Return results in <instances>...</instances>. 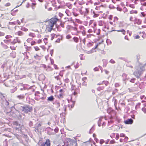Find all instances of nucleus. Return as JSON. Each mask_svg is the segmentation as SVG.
<instances>
[{
  "mask_svg": "<svg viewBox=\"0 0 146 146\" xmlns=\"http://www.w3.org/2000/svg\"><path fill=\"white\" fill-rule=\"evenodd\" d=\"M57 21V19L55 18H52L49 20L48 24L46 26V31L48 32H50Z\"/></svg>",
  "mask_w": 146,
  "mask_h": 146,
  "instance_id": "nucleus-1",
  "label": "nucleus"
},
{
  "mask_svg": "<svg viewBox=\"0 0 146 146\" xmlns=\"http://www.w3.org/2000/svg\"><path fill=\"white\" fill-rule=\"evenodd\" d=\"M19 109L22 112L25 113H28L29 112H31L33 110L32 107L27 105L20 106L19 107Z\"/></svg>",
  "mask_w": 146,
  "mask_h": 146,
  "instance_id": "nucleus-2",
  "label": "nucleus"
},
{
  "mask_svg": "<svg viewBox=\"0 0 146 146\" xmlns=\"http://www.w3.org/2000/svg\"><path fill=\"white\" fill-rule=\"evenodd\" d=\"M142 74V70L141 68L137 71H135L134 73V74L137 78H139Z\"/></svg>",
  "mask_w": 146,
  "mask_h": 146,
  "instance_id": "nucleus-3",
  "label": "nucleus"
},
{
  "mask_svg": "<svg viewBox=\"0 0 146 146\" xmlns=\"http://www.w3.org/2000/svg\"><path fill=\"white\" fill-rule=\"evenodd\" d=\"M69 146H77V143L76 141L71 140L69 141Z\"/></svg>",
  "mask_w": 146,
  "mask_h": 146,
  "instance_id": "nucleus-4",
  "label": "nucleus"
},
{
  "mask_svg": "<svg viewBox=\"0 0 146 146\" xmlns=\"http://www.w3.org/2000/svg\"><path fill=\"white\" fill-rule=\"evenodd\" d=\"M50 144L49 140L47 139L45 143L41 144L40 146H50Z\"/></svg>",
  "mask_w": 146,
  "mask_h": 146,
  "instance_id": "nucleus-5",
  "label": "nucleus"
},
{
  "mask_svg": "<svg viewBox=\"0 0 146 146\" xmlns=\"http://www.w3.org/2000/svg\"><path fill=\"white\" fill-rule=\"evenodd\" d=\"M133 122V120L131 119H129L124 121V123L126 124H132Z\"/></svg>",
  "mask_w": 146,
  "mask_h": 146,
  "instance_id": "nucleus-6",
  "label": "nucleus"
},
{
  "mask_svg": "<svg viewBox=\"0 0 146 146\" xmlns=\"http://www.w3.org/2000/svg\"><path fill=\"white\" fill-rule=\"evenodd\" d=\"M54 97L53 96H51L48 98L47 101H48L52 102L54 100Z\"/></svg>",
  "mask_w": 146,
  "mask_h": 146,
  "instance_id": "nucleus-7",
  "label": "nucleus"
},
{
  "mask_svg": "<svg viewBox=\"0 0 146 146\" xmlns=\"http://www.w3.org/2000/svg\"><path fill=\"white\" fill-rule=\"evenodd\" d=\"M71 102L72 103V104H69L68 105V106L70 108H73L74 107V104L75 103V101H71Z\"/></svg>",
  "mask_w": 146,
  "mask_h": 146,
  "instance_id": "nucleus-8",
  "label": "nucleus"
},
{
  "mask_svg": "<svg viewBox=\"0 0 146 146\" xmlns=\"http://www.w3.org/2000/svg\"><path fill=\"white\" fill-rule=\"evenodd\" d=\"M17 98L19 100H23L25 98V96L23 94H21L17 96Z\"/></svg>",
  "mask_w": 146,
  "mask_h": 146,
  "instance_id": "nucleus-9",
  "label": "nucleus"
},
{
  "mask_svg": "<svg viewBox=\"0 0 146 146\" xmlns=\"http://www.w3.org/2000/svg\"><path fill=\"white\" fill-rule=\"evenodd\" d=\"M141 4L142 6L141 7L140 9L142 11H143L144 10V6H146V2L143 3H141Z\"/></svg>",
  "mask_w": 146,
  "mask_h": 146,
  "instance_id": "nucleus-10",
  "label": "nucleus"
},
{
  "mask_svg": "<svg viewBox=\"0 0 146 146\" xmlns=\"http://www.w3.org/2000/svg\"><path fill=\"white\" fill-rule=\"evenodd\" d=\"M122 76L123 77V81H125L126 79H127V75L125 73H123L122 75Z\"/></svg>",
  "mask_w": 146,
  "mask_h": 146,
  "instance_id": "nucleus-11",
  "label": "nucleus"
},
{
  "mask_svg": "<svg viewBox=\"0 0 146 146\" xmlns=\"http://www.w3.org/2000/svg\"><path fill=\"white\" fill-rule=\"evenodd\" d=\"M113 31H115V30H113ZM115 31H116L118 32H122V34L123 35H125V30L123 29H121V30H115Z\"/></svg>",
  "mask_w": 146,
  "mask_h": 146,
  "instance_id": "nucleus-12",
  "label": "nucleus"
},
{
  "mask_svg": "<svg viewBox=\"0 0 146 146\" xmlns=\"http://www.w3.org/2000/svg\"><path fill=\"white\" fill-rule=\"evenodd\" d=\"M66 5L67 6L69 9H71L72 8V5L69 3H66Z\"/></svg>",
  "mask_w": 146,
  "mask_h": 146,
  "instance_id": "nucleus-13",
  "label": "nucleus"
},
{
  "mask_svg": "<svg viewBox=\"0 0 146 146\" xmlns=\"http://www.w3.org/2000/svg\"><path fill=\"white\" fill-rule=\"evenodd\" d=\"M17 41H18L17 38L15 39L13 41L11 42V43L12 44H14L17 42Z\"/></svg>",
  "mask_w": 146,
  "mask_h": 146,
  "instance_id": "nucleus-14",
  "label": "nucleus"
},
{
  "mask_svg": "<svg viewBox=\"0 0 146 146\" xmlns=\"http://www.w3.org/2000/svg\"><path fill=\"white\" fill-rule=\"evenodd\" d=\"M11 39L4 40V42L7 44H8L10 42H11Z\"/></svg>",
  "mask_w": 146,
  "mask_h": 146,
  "instance_id": "nucleus-15",
  "label": "nucleus"
},
{
  "mask_svg": "<svg viewBox=\"0 0 146 146\" xmlns=\"http://www.w3.org/2000/svg\"><path fill=\"white\" fill-rule=\"evenodd\" d=\"M73 39L74 41V42H78V38L76 37H74L73 38Z\"/></svg>",
  "mask_w": 146,
  "mask_h": 146,
  "instance_id": "nucleus-16",
  "label": "nucleus"
},
{
  "mask_svg": "<svg viewBox=\"0 0 146 146\" xmlns=\"http://www.w3.org/2000/svg\"><path fill=\"white\" fill-rule=\"evenodd\" d=\"M69 142L67 141L64 142V144L62 145V146H69Z\"/></svg>",
  "mask_w": 146,
  "mask_h": 146,
  "instance_id": "nucleus-17",
  "label": "nucleus"
},
{
  "mask_svg": "<svg viewBox=\"0 0 146 146\" xmlns=\"http://www.w3.org/2000/svg\"><path fill=\"white\" fill-rule=\"evenodd\" d=\"M137 11H136V10H132L130 11V13L131 14H134V13L137 14Z\"/></svg>",
  "mask_w": 146,
  "mask_h": 146,
  "instance_id": "nucleus-18",
  "label": "nucleus"
},
{
  "mask_svg": "<svg viewBox=\"0 0 146 146\" xmlns=\"http://www.w3.org/2000/svg\"><path fill=\"white\" fill-rule=\"evenodd\" d=\"M103 84H105L106 86H107L109 83V82L107 81H104L102 82Z\"/></svg>",
  "mask_w": 146,
  "mask_h": 146,
  "instance_id": "nucleus-19",
  "label": "nucleus"
},
{
  "mask_svg": "<svg viewBox=\"0 0 146 146\" xmlns=\"http://www.w3.org/2000/svg\"><path fill=\"white\" fill-rule=\"evenodd\" d=\"M102 121V119L100 118L99 119L98 121V126H101V122Z\"/></svg>",
  "mask_w": 146,
  "mask_h": 146,
  "instance_id": "nucleus-20",
  "label": "nucleus"
},
{
  "mask_svg": "<svg viewBox=\"0 0 146 146\" xmlns=\"http://www.w3.org/2000/svg\"><path fill=\"white\" fill-rule=\"evenodd\" d=\"M21 29L24 31H28V29L26 28L25 27H22Z\"/></svg>",
  "mask_w": 146,
  "mask_h": 146,
  "instance_id": "nucleus-21",
  "label": "nucleus"
},
{
  "mask_svg": "<svg viewBox=\"0 0 146 146\" xmlns=\"http://www.w3.org/2000/svg\"><path fill=\"white\" fill-rule=\"evenodd\" d=\"M17 34L19 36L22 35L23 34V32L21 31H19L17 33Z\"/></svg>",
  "mask_w": 146,
  "mask_h": 146,
  "instance_id": "nucleus-22",
  "label": "nucleus"
},
{
  "mask_svg": "<svg viewBox=\"0 0 146 146\" xmlns=\"http://www.w3.org/2000/svg\"><path fill=\"white\" fill-rule=\"evenodd\" d=\"M24 46L25 47V48H26V49L27 50V51L29 50H30V49L31 48V47H29L28 46H27L25 45Z\"/></svg>",
  "mask_w": 146,
  "mask_h": 146,
  "instance_id": "nucleus-23",
  "label": "nucleus"
},
{
  "mask_svg": "<svg viewBox=\"0 0 146 146\" xmlns=\"http://www.w3.org/2000/svg\"><path fill=\"white\" fill-rule=\"evenodd\" d=\"M109 8L110 9H114L115 8V7L114 6L112 5H110L109 6Z\"/></svg>",
  "mask_w": 146,
  "mask_h": 146,
  "instance_id": "nucleus-24",
  "label": "nucleus"
},
{
  "mask_svg": "<svg viewBox=\"0 0 146 146\" xmlns=\"http://www.w3.org/2000/svg\"><path fill=\"white\" fill-rule=\"evenodd\" d=\"M29 36H31L32 37H34V36H35V34L34 33H30L29 34Z\"/></svg>",
  "mask_w": 146,
  "mask_h": 146,
  "instance_id": "nucleus-25",
  "label": "nucleus"
},
{
  "mask_svg": "<svg viewBox=\"0 0 146 146\" xmlns=\"http://www.w3.org/2000/svg\"><path fill=\"white\" fill-rule=\"evenodd\" d=\"M104 142L105 141L104 139H101L100 140V144L102 145Z\"/></svg>",
  "mask_w": 146,
  "mask_h": 146,
  "instance_id": "nucleus-26",
  "label": "nucleus"
},
{
  "mask_svg": "<svg viewBox=\"0 0 146 146\" xmlns=\"http://www.w3.org/2000/svg\"><path fill=\"white\" fill-rule=\"evenodd\" d=\"M51 40H53V39L54 38L55 36V34H52L51 35Z\"/></svg>",
  "mask_w": 146,
  "mask_h": 146,
  "instance_id": "nucleus-27",
  "label": "nucleus"
},
{
  "mask_svg": "<svg viewBox=\"0 0 146 146\" xmlns=\"http://www.w3.org/2000/svg\"><path fill=\"white\" fill-rule=\"evenodd\" d=\"M41 125L40 123H39L37 125H36V127L35 128L37 130H38V128L41 126Z\"/></svg>",
  "mask_w": 146,
  "mask_h": 146,
  "instance_id": "nucleus-28",
  "label": "nucleus"
},
{
  "mask_svg": "<svg viewBox=\"0 0 146 146\" xmlns=\"http://www.w3.org/2000/svg\"><path fill=\"white\" fill-rule=\"evenodd\" d=\"M142 110L143 111L144 113L145 114L146 113V108H143L142 109Z\"/></svg>",
  "mask_w": 146,
  "mask_h": 146,
  "instance_id": "nucleus-29",
  "label": "nucleus"
},
{
  "mask_svg": "<svg viewBox=\"0 0 146 146\" xmlns=\"http://www.w3.org/2000/svg\"><path fill=\"white\" fill-rule=\"evenodd\" d=\"M37 56H39L37 54H36V55L34 56V57L36 59H38L39 60H40V59L39 58H37Z\"/></svg>",
  "mask_w": 146,
  "mask_h": 146,
  "instance_id": "nucleus-30",
  "label": "nucleus"
},
{
  "mask_svg": "<svg viewBox=\"0 0 146 146\" xmlns=\"http://www.w3.org/2000/svg\"><path fill=\"white\" fill-rule=\"evenodd\" d=\"M110 63L112 64H115V61L113 59H111L109 62Z\"/></svg>",
  "mask_w": 146,
  "mask_h": 146,
  "instance_id": "nucleus-31",
  "label": "nucleus"
},
{
  "mask_svg": "<svg viewBox=\"0 0 146 146\" xmlns=\"http://www.w3.org/2000/svg\"><path fill=\"white\" fill-rule=\"evenodd\" d=\"M34 48L36 51H38L40 50L38 46H34Z\"/></svg>",
  "mask_w": 146,
  "mask_h": 146,
  "instance_id": "nucleus-32",
  "label": "nucleus"
},
{
  "mask_svg": "<svg viewBox=\"0 0 146 146\" xmlns=\"http://www.w3.org/2000/svg\"><path fill=\"white\" fill-rule=\"evenodd\" d=\"M94 15L93 16L94 17H96L98 16L99 15V14H95V13L94 12Z\"/></svg>",
  "mask_w": 146,
  "mask_h": 146,
  "instance_id": "nucleus-33",
  "label": "nucleus"
},
{
  "mask_svg": "<svg viewBox=\"0 0 146 146\" xmlns=\"http://www.w3.org/2000/svg\"><path fill=\"white\" fill-rule=\"evenodd\" d=\"M47 40L48 39L47 38H45L43 40L44 41V42L45 44H46L48 43L47 42Z\"/></svg>",
  "mask_w": 146,
  "mask_h": 146,
  "instance_id": "nucleus-34",
  "label": "nucleus"
},
{
  "mask_svg": "<svg viewBox=\"0 0 146 146\" xmlns=\"http://www.w3.org/2000/svg\"><path fill=\"white\" fill-rule=\"evenodd\" d=\"M71 38V36L69 35H67L66 36V38L67 39H69Z\"/></svg>",
  "mask_w": 146,
  "mask_h": 146,
  "instance_id": "nucleus-35",
  "label": "nucleus"
},
{
  "mask_svg": "<svg viewBox=\"0 0 146 146\" xmlns=\"http://www.w3.org/2000/svg\"><path fill=\"white\" fill-rule=\"evenodd\" d=\"M92 44L90 42H89L87 44V46L89 47H90V46H92Z\"/></svg>",
  "mask_w": 146,
  "mask_h": 146,
  "instance_id": "nucleus-36",
  "label": "nucleus"
},
{
  "mask_svg": "<svg viewBox=\"0 0 146 146\" xmlns=\"http://www.w3.org/2000/svg\"><path fill=\"white\" fill-rule=\"evenodd\" d=\"M17 90V89L15 88L11 90L10 92L11 93H13L15 92Z\"/></svg>",
  "mask_w": 146,
  "mask_h": 146,
  "instance_id": "nucleus-37",
  "label": "nucleus"
},
{
  "mask_svg": "<svg viewBox=\"0 0 146 146\" xmlns=\"http://www.w3.org/2000/svg\"><path fill=\"white\" fill-rule=\"evenodd\" d=\"M5 104L7 106H8L9 105V102L6 99H5Z\"/></svg>",
  "mask_w": 146,
  "mask_h": 146,
  "instance_id": "nucleus-38",
  "label": "nucleus"
},
{
  "mask_svg": "<svg viewBox=\"0 0 146 146\" xmlns=\"http://www.w3.org/2000/svg\"><path fill=\"white\" fill-rule=\"evenodd\" d=\"M9 24L10 25H16V23L15 22H9Z\"/></svg>",
  "mask_w": 146,
  "mask_h": 146,
  "instance_id": "nucleus-39",
  "label": "nucleus"
},
{
  "mask_svg": "<svg viewBox=\"0 0 146 146\" xmlns=\"http://www.w3.org/2000/svg\"><path fill=\"white\" fill-rule=\"evenodd\" d=\"M54 131L56 133H57L58 131V128L57 127H56L54 129Z\"/></svg>",
  "mask_w": 146,
  "mask_h": 146,
  "instance_id": "nucleus-40",
  "label": "nucleus"
},
{
  "mask_svg": "<svg viewBox=\"0 0 146 146\" xmlns=\"http://www.w3.org/2000/svg\"><path fill=\"white\" fill-rule=\"evenodd\" d=\"M12 37L11 36V35H7L6 36H5V38L7 39H9V38H11V37Z\"/></svg>",
  "mask_w": 146,
  "mask_h": 146,
  "instance_id": "nucleus-41",
  "label": "nucleus"
},
{
  "mask_svg": "<svg viewBox=\"0 0 146 146\" xmlns=\"http://www.w3.org/2000/svg\"><path fill=\"white\" fill-rule=\"evenodd\" d=\"M119 137V135L118 133H117L116 135L115 139L117 140H118Z\"/></svg>",
  "mask_w": 146,
  "mask_h": 146,
  "instance_id": "nucleus-42",
  "label": "nucleus"
},
{
  "mask_svg": "<svg viewBox=\"0 0 146 146\" xmlns=\"http://www.w3.org/2000/svg\"><path fill=\"white\" fill-rule=\"evenodd\" d=\"M135 78H132L131 79L130 81L132 83H134L135 82Z\"/></svg>",
  "mask_w": 146,
  "mask_h": 146,
  "instance_id": "nucleus-43",
  "label": "nucleus"
},
{
  "mask_svg": "<svg viewBox=\"0 0 146 146\" xmlns=\"http://www.w3.org/2000/svg\"><path fill=\"white\" fill-rule=\"evenodd\" d=\"M4 143V146H8V145L7 142L6 141V140L3 142Z\"/></svg>",
  "mask_w": 146,
  "mask_h": 146,
  "instance_id": "nucleus-44",
  "label": "nucleus"
},
{
  "mask_svg": "<svg viewBox=\"0 0 146 146\" xmlns=\"http://www.w3.org/2000/svg\"><path fill=\"white\" fill-rule=\"evenodd\" d=\"M3 47L5 49H7L8 48V46L7 45L5 44L3 45Z\"/></svg>",
  "mask_w": 146,
  "mask_h": 146,
  "instance_id": "nucleus-45",
  "label": "nucleus"
},
{
  "mask_svg": "<svg viewBox=\"0 0 146 146\" xmlns=\"http://www.w3.org/2000/svg\"><path fill=\"white\" fill-rule=\"evenodd\" d=\"M92 130H94V128L93 127H92V128L90 129V131H89L90 133L91 134L92 133Z\"/></svg>",
  "mask_w": 146,
  "mask_h": 146,
  "instance_id": "nucleus-46",
  "label": "nucleus"
},
{
  "mask_svg": "<svg viewBox=\"0 0 146 146\" xmlns=\"http://www.w3.org/2000/svg\"><path fill=\"white\" fill-rule=\"evenodd\" d=\"M115 142L114 140H112L110 141V144H112L114 143Z\"/></svg>",
  "mask_w": 146,
  "mask_h": 146,
  "instance_id": "nucleus-47",
  "label": "nucleus"
},
{
  "mask_svg": "<svg viewBox=\"0 0 146 146\" xmlns=\"http://www.w3.org/2000/svg\"><path fill=\"white\" fill-rule=\"evenodd\" d=\"M141 20H140V19H139L138 20V22L137 23L138 25H140V24H141Z\"/></svg>",
  "mask_w": 146,
  "mask_h": 146,
  "instance_id": "nucleus-48",
  "label": "nucleus"
},
{
  "mask_svg": "<svg viewBox=\"0 0 146 146\" xmlns=\"http://www.w3.org/2000/svg\"><path fill=\"white\" fill-rule=\"evenodd\" d=\"M10 56L13 57V58H14L15 57V55H14V54L13 53H10Z\"/></svg>",
  "mask_w": 146,
  "mask_h": 146,
  "instance_id": "nucleus-49",
  "label": "nucleus"
},
{
  "mask_svg": "<svg viewBox=\"0 0 146 146\" xmlns=\"http://www.w3.org/2000/svg\"><path fill=\"white\" fill-rule=\"evenodd\" d=\"M55 78H56V80H60V78H59V76H55Z\"/></svg>",
  "mask_w": 146,
  "mask_h": 146,
  "instance_id": "nucleus-50",
  "label": "nucleus"
},
{
  "mask_svg": "<svg viewBox=\"0 0 146 146\" xmlns=\"http://www.w3.org/2000/svg\"><path fill=\"white\" fill-rule=\"evenodd\" d=\"M87 84L86 82L85 81L83 82V83H82V85L84 86H87Z\"/></svg>",
  "mask_w": 146,
  "mask_h": 146,
  "instance_id": "nucleus-51",
  "label": "nucleus"
},
{
  "mask_svg": "<svg viewBox=\"0 0 146 146\" xmlns=\"http://www.w3.org/2000/svg\"><path fill=\"white\" fill-rule=\"evenodd\" d=\"M65 82L66 83H68L69 82V80L68 78H66L65 80Z\"/></svg>",
  "mask_w": 146,
  "mask_h": 146,
  "instance_id": "nucleus-52",
  "label": "nucleus"
},
{
  "mask_svg": "<svg viewBox=\"0 0 146 146\" xmlns=\"http://www.w3.org/2000/svg\"><path fill=\"white\" fill-rule=\"evenodd\" d=\"M117 91V89H115L112 92V94H114Z\"/></svg>",
  "mask_w": 146,
  "mask_h": 146,
  "instance_id": "nucleus-53",
  "label": "nucleus"
},
{
  "mask_svg": "<svg viewBox=\"0 0 146 146\" xmlns=\"http://www.w3.org/2000/svg\"><path fill=\"white\" fill-rule=\"evenodd\" d=\"M115 87H118L119 86V85L118 83H116L115 84Z\"/></svg>",
  "mask_w": 146,
  "mask_h": 146,
  "instance_id": "nucleus-54",
  "label": "nucleus"
},
{
  "mask_svg": "<svg viewBox=\"0 0 146 146\" xmlns=\"http://www.w3.org/2000/svg\"><path fill=\"white\" fill-rule=\"evenodd\" d=\"M35 43H36V42L35 41H33L31 42V45H34L35 44Z\"/></svg>",
  "mask_w": 146,
  "mask_h": 146,
  "instance_id": "nucleus-55",
  "label": "nucleus"
},
{
  "mask_svg": "<svg viewBox=\"0 0 146 146\" xmlns=\"http://www.w3.org/2000/svg\"><path fill=\"white\" fill-rule=\"evenodd\" d=\"M129 6L131 7V8H134L135 7L134 6V5L133 4H132V5H129Z\"/></svg>",
  "mask_w": 146,
  "mask_h": 146,
  "instance_id": "nucleus-56",
  "label": "nucleus"
},
{
  "mask_svg": "<svg viewBox=\"0 0 146 146\" xmlns=\"http://www.w3.org/2000/svg\"><path fill=\"white\" fill-rule=\"evenodd\" d=\"M60 25L62 27L64 28V23H61L60 24Z\"/></svg>",
  "mask_w": 146,
  "mask_h": 146,
  "instance_id": "nucleus-57",
  "label": "nucleus"
},
{
  "mask_svg": "<svg viewBox=\"0 0 146 146\" xmlns=\"http://www.w3.org/2000/svg\"><path fill=\"white\" fill-rule=\"evenodd\" d=\"M10 48L12 50H15V48L14 46H10Z\"/></svg>",
  "mask_w": 146,
  "mask_h": 146,
  "instance_id": "nucleus-58",
  "label": "nucleus"
},
{
  "mask_svg": "<svg viewBox=\"0 0 146 146\" xmlns=\"http://www.w3.org/2000/svg\"><path fill=\"white\" fill-rule=\"evenodd\" d=\"M125 136V135L123 133H121L120 134V136L121 137H124Z\"/></svg>",
  "mask_w": 146,
  "mask_h": 146,
  "instance_id": "nucleus-59",
  "label": "nucleus"
},
{
  "mask_svg": "<svg viewBox=\"0 0 146 146\" xmlns=\"http://www.w3.org/2000/svg\"><path fill=\"white\" fill-rule=\"evenodd\" d=\"M94 70L95 71H98L99 69L97 67H96L94 68Z\"/></svg>",
  "mask_w": 146,
  "mask_h": 146,
  "instance_id": "nucleus-60",
  "label": "nucleus"
},
{
  "mask_svg": "<svg viewBox=\"0 0 146 146\" xmlns=\"http://www.w3.org/2000/svg\"><path fill=\"white\" fill-rule=\"evenodd\" d=\"M10 5V3H8L6 4H5V6H9Z\"/></svg>",
  "mask_w": 146,
  "mask_h": 146,
  "instance_id": "nucleus-61",
  "label": "nucleus"
},
{
  "mask_svg": "<svg viewBox=\"0 0 146 146\" xmlns=\"http://www.w3.org/2000/svg\"><path fill=\"white\" fill-rule=\"evenodd\" d=\"M99 25L100 26L102 25V21H100L99 22Z\"/></svg>",
  "mask_w": 146,
  "mask_h": 146,
  "instance_id": "nucleus-62",
  "label": "nucleus"
},
{
  "mask_svg": "<svg viewBox=\"0 0 146 146\" xmlns=\"http://www.w3.org/2000/svg\"><path fill=\"white\" fill-rule=\"evenodd\" d=\"M88 12H89V11H88V9L87 8H86V11L85 12V14H88Z\"/></svg>",
  "mask_w": 146,
  "mask_h": 146,
  "instance_id": "nucleus-63",
  "label": "nucleus"
},
{
  "mask_svg": "<svg viewBox=\"0 0 146 146\" xmlns=\"http://www.w3.org/2000/svg\"><path fill=\"white\" fill-rule=\"evenodd\" d=\"M32 39H33V38H28L27 40V42H30V41H31Z\"/></svg>",
  "mask_w": 146,
  "mask_h": 146,
  "instance_id": "nucleus-64",
  "label": "nucleus"
}]
</instances>
